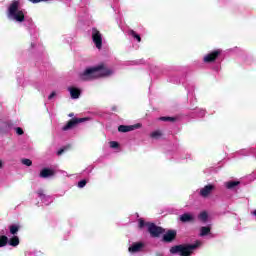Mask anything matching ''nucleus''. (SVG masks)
Masks as SVG:
<instances>
[{"mask_svg": "<svg viewBox=\"0 0 256 256\" xmlns=\"http://www.w3.org/2000/svg\"><path fill=\"white\" fill-rule=\"evenodd\" d=\"M156 255H157V256H163V254H162V253H157Z\"/></svg>", "mask_w": 256, "mask_h": 256, "instance_id": "obj_37", "label": "nucleus"}, {"mask_svg": "<svg viewBox=\"0 0 256 256\" xmlns=\"http://www.w3.org/2000/svg\"><path fill=\"white\" fill-rule=\"evenodd\" d=\"M111 149H119V142L117 141H111L110 142Z\"/></svg>", "mask_w": 256, "mask_h": 256, "instance_id": "obj_27", "label": "nucleus"}, {"mask_svg": "<svg viewBox=\"0 0 256 256\" xmlns=\"http://www.w3.org/2000/svg\"><path fill=\"white\" fill-rule=\"evenodd\" d=\"M16 133H17V135H23L25 132L23 131V128L17 127L16 128Z\"/></svg>", "mask_w": 256, "mask_h": 256, "instance_id": "obj_29", "label": "nucleus"}, {"mask_svg": "<svg viewBox=\"0 0 256 256\" xmlns=\"http://www.w3.org/2000/svg\"><path fill=\"white\" fill-rule=\"evenodd\" d=\"M8 244L11 247H17V245H19V237L13 236L12 238H10V240H8Z\"/></svg>", "mask_w": 256, "mask_h": 256, "instance_id": "obj_16", "label": "nucleus"}, {"mask_svg": "<svg viewBox=\"0 0 256 256\" xmlns=\"http://www.w3.org/2000/svg\"><path fill=\"white\" fill-rule=\"evenodd\" d=\"M7 243H9V238L5 235L0 236V247H6Z\"/></svg>", "mask_w": 256, "mask_h": 256, "instance_id": "obj_17", "label": "nucleus"}, {"mask_svg": "<svg viewBox=\"0 0 256 256\" xmlns=\"http://www.w3.org/2000/svg\"><path fill=\"white\" fill-rule=\"evenodd\" d=\"M221 55V50H214L208 54H206L203 58L204 63H215L219 56Z\"/></svg>", "mask_w": 256, "mask_h": 256, "instance_id": "obj_7", "label": "nucleus"}, {"mask_svg": "<svg viewBox=\"0 0 256 256\" xmlns=\"http://www.w3.org/2000/svg\"><path fill=\"white\" fill-rule=\"evenodd\" d=\"M42 0H30L31 3H41Z\"/></svg>", "mask_w": 256, "mask_h": 256, "instance_id": "obj_33", "label": "nucleus"}, {"mask_svg": "<svg viewBox=\"0 0 256 256\" xmlns=\"http://www.w3.org/2000/svg\"><path fill=\"white\" fill-rule=\"evenodd\" d=\"M112 111H114V112H118L119 111V108H117V106H112Z\"/></svg>", "mask_w": 256, "mask_h": 256, "instance_id": "obj_32", "label": "nucleus"}, {"mask_svg": "<svg viewBox=\"0 0 256 256\" xmlns=\"http://www.w3.org/2000/svg\"><path fill=\"white\" fill-rule=\"evenodd\" d=\"M11 235H17L19 233V226L17 225H11L9 226Z\"/></svg>", "mask_w": 256, "mask_h": 256, "instance_id": "obj_22", "label": "nucleus"}, {"mask_svg": "<svg viewBox=\"0 0 256 256\" xmlns=\"http://www.w3.org/2000/svg\"><path fill=\"white\" fill-rule=\"evenodd\" d=\"M135 129H141V124L137 123L134 125H120L118 127L119 133H129V131H135Z\"/></svg>", "mask_w": 256, "mask_h": 256, "instance_id": "obj_9", "label": "nucleus"}, {"mask_svg": "<svg viewBox=\"0 0 256 256\" xmlns=\"http://www.w3.org/2000/svg\"><path fill=\"white\" fill-rule=\"evenodd\" d=\"M160 121H170L171 123H175L177 121L176 117L162 116L159 118Z\"/></svg>", "mask_w": 256, "mask_h": 256, "instance_id": "obj_20", "label": "nucleus"}, {"mask_svg": "<svg viewBox=\"0 0 256 256\" xmlns=\"http://www.w3.org/2000/svg\"><path fill=\"white\" fill-rule=\"evenodd\" d=\"M85 185H87V180H81L78 182L79 189H83V187H85Z\"/></svg>", "mask_w": 256, "mask_h": 256, "instance_id": "obj_28", "label": "nucleus"}, {"mask_svg": "<svg viewBox=\"0 0 256 256\" xmlns=\"http://www.w3.org/2000/svg\"><path fill=\"white\" fill-rule=\"evenodd\" d=\"M211 233V227L203 226L200 228V237H205Z\"/></svg>", "mask_w": 256, "mask_h": 256, "instance_id": "obj_15", "label": "nucleus"}, {"mask_svg": "<svg viewBox=\"0 0 256 256\" xmlns=\"http://www.w3.org/2000/svg\"><path fill=\"white\" fill-rule=\"evenodd\" d=\"M161 135H163L161 130H156L151 133L150 137H152V139H159V137H161Z\"/></svg>", "mask_w": 256, "mask_h": 256, "instance_id": "obj_23", "label": "nucleus"}, {"mask_svg": "<svg viewBox=\"0 0 256 256\" xmlns=\"http://www.w3.org/2000/svg\"><path fill=\"white\" fill-rule=\"evenodd\" d=\"M239 181H229L226 183V187L228 189H235V187H237V185H239Z\"/></svg>", "mask_w": 256, "mask_h": 256, "instance_id": "obj_18", "label": "nucleus"}, {"mask_svg": "<svg viewBox=\"0 0 256 256\" xmlns=\"http://www.w3.org/2000/svg\"><path fill=\"white\" fill-rule=\"evenodd\" d=\"M198 218L200 219V221H203V223H206L207 219H209V214H207V212H201L198 216Z\"/></svg>", "mask_w": 256, "mask_h": 256, "instance_id": "obj_19", "label": "nucleus"}, {"mask_svg": "<svg viewBox=\"0 0 256 256\" xmlns=\"http://www.w3.org/2000/svg\"><path fill=\"white\" fill-rule=\"evenodd\" d=\"M143 247H145L143 242H135L128 248V251L129 253H139L143 250Z\"/></svg>", "mask_w": 256, "mask_h": 256, "instance_id": "obj_11", "label": "nucleus"}, {"mask_svg": "<svg viewBox=\"0 0 256 256\" xmlns=\"http://www.w3.org/2000/svg\"><path fill=\"white\" fill-rule=\"evenodd\" d=\"M150 222H145V220H143V218H139L138 219V227L139 229H143V227H147V224H149Z\"/></svg>", "mask_w": 256, "mask_h": 256, "instance_id": "obj_24", "label": "nucleus"}, {"mask_svg": "<svg viewBox=\"0 0 256 256\" xmlns=\"http://www.w3.org/2000/svg\"><path fill=\"white\" fill-rule=\"evenodd\" d=\"M3 167V161L0 159V169Z\"/></svg>", "mask_w": 256, "mask_h": 256, "instance_id": "obj_34", "label": "nucleus"}, {"mask_svg": "<svg viewBox=\"0 0 256 256\" xmlns=\"http://www.w3.org/2000/svg\"><path fill=\"white\" fill-rule=\"evenodd\" d=\"M252 215L256 217V209L252 212Z\"/></svg>", "mask_w": 256, "mask_h": 256, "instance_id": "obj_36", "label": "nucleus"}, {"mask_svg": "<svg viewBox=\"0 0 256 256\" xmlns=\"http://www.w3.org/2000/svg\"><path fill=\"white\" fill-rule=\"evenodd\" d=\"M180 221L182 223H189V222L193 221V216L189 213H184L180 216Z\"/></svg>", "mask_w": 256, "mask_h": 256, "instance_id": "obj_14", "label": "nucleus"}, {"mask_svg": "<svg viewBox=\"0 0 256 256\" xmlns=\"http://www.w3.org/2000/svg\"><path fill=\"white\" fill-rule=\"evenodd\" d=\"M148 233L150 234V237H153L154 239H157L165 233V230L161 226H157L155 223H148Z\"/></svg>", "mask_w": 256, "mask_h": 256, "instance_id": "obj_4", "label": "nucleus"}, {"mask_svg": "<svg viewBox=\"0 0 256 256\" xmlns=\"http://www.w3.org/2000/svg\"><path fill=\"white\" fill-rule=\"evenodd\" d=\"M22 164L26 165V167H31L33 165V161H31V159L24 158L22 159Z\"/></svg>", "mask_w": 256, "mask_h": 256, "instance_id": "obj_26", "label": "nucleus"}, {"mask_svg": "<svg viewBox=\"0 0 256 256\" xmlns=\"http://www.w3.org/2000/svg\"><path fill=\"white\" fill-rule=\"evenodd\" d=\"M69 92L72 99H79V97H81V90H79L78 88L71 87L69 88Z\"/></svg>", "mask_w": 256, "mask_h": 256, "instance_id": "obj_13", "label": "nucleus"}, {"mask_svg": "<svg viewBox=\"0 0 256 256\" xmlns=\"http://www.w3.org/2000/svg\"><path fill=\"white\" fill-rule=\"evenodd\" d=\"M19 7H21V0H13L8 7V17L18 23H23L25 21V13L23 10H19Z\"/></svg>", "mask_w": 256, "mask_h": 256, "instance_id": "obj_2", "label": "nucleus"}, {"mask_svg": "<svg viewBox=\"0 0 256 256\" xmlns=\"http://www.w3.org/2000/svg\"><path fill=\"white\" fill-rule=\"evenodd\" d=\"M197 247H199V242H196L195 244L175 245L170 248V253L172 255H177L178 253L180 256H191Z\"/></svg>", "mask_w": 256, "mask_h": 256, "instance_id": "obj_3", "label": "nucleus"}, {"mask_svg": "<svg viewBox=\"0 0 256 256\" xmlns=\"http://www.w3.org/2000/svg\"><path fill=\"white\" fill-rule=\"evenodd\" d=\"M37 195L41 198V197H45V194L43 193V190H38L37 191Z\"/></svg>", "mask_w": 256, "mask_h": 256, "instance_id": "obj_30", "label": "nucleus"}, {"mask_svg": "<svg viewBox=\"0 0 256 256\" xmlns=\"http://www.w3.org/2000/svg\"><path fill=\"white\" fill-rule=\"evenodd\" d=\"M113 75V70L105 67V64H99L97 66L87 68L80 73L79 77L81 81H91L93 79H99V77H109Z\"/></svg>", "mask_w": 256, "mask_h": 256, "instance_id": "obj_1", "label": "nucleus"}, {"mask_svg": "<svg viewBox=\"0 0 256 256\" xmlns=\"http://www.w3.org/2000/svg\"><path fill=\"white\" fill-rule=\"evenodd\" d=\"M92 41L98 49L103 47V34L95 27L92 28Z\"/></svg>", "mask_w": 256, "mask_h": 256, "instance_id": "obj_5", "label": "nucleus"}, {"mask_svg": "<svg viewBox=\"0 0 256 256\" xmlns=\"http://www.w3.org/2000/svg\"><path fill=\"white\" fill-rule=\"evenodd\" d=\"M85 121H89V118H72L70 119L65 126H63V131H69L71 129H75L79 123H85Z\"/></svg>", "mask_w": 256, "mask_h": 256, "instance_id": "obj_6", "label": "nucleus"}, {"mask_svg": "<svg viewBox=\"0 0 256 256\" xmlns=\"http://www.w3.org/2000/svg\"><path fill=\"white\" fill-rule=\"evenodd\" d=\"M74 113H70L69 115H68V117H74Z\"/></svg>", "mask_w": 256, "mask_h": 256, "instance_id": "obj_35", "label": "nucleus"}, {"mask_svg": "<svg viewBox=\"0 0 256 256\" xmlns=\"http://www.w3.org/2000/svg\"><path fill=\"white\" fill-rule=\"evenodd\" d=\"M129 35H131L134 39L138 41V43H141V36L137 34L134 30L129 31Z\"/></svg>", "mask_w": 256, "mask_h": 256, "instance_id": "obj_21", "label": "nucleus"}, {"mask_svg": "<svg viewBox=\"0 0 256 256\" xmlns=\"http://www.w3.org/2000/svg\"><path fill=\"white\" fill-rule=\"evenodd\" d=\"M213 191H215V185L208 184L200 190V196L207 198L211 193H213Z\"/></svg>", "mask_w": 256, "mask_h": 256, "instance_id": "obj_10", "label": "nucleus"}, {"mask_svg": "<svg viewBox=\"0 0 256 256\" xmlns=\"http://www.w3.org/2000/svg\"><path fill=\"white\" fill-rule=\"evenodd\" d=\"M54 175H55V170L51 168H43L40 171L39 177H41V179H47L48 177H53Z\"/></svg>", "mask_w": 256, "mask_h": 256, "instance_id": "obj_12", "label": "nucleus"}, {"mask_svg": "<svg viewBox=\"0 0 256 256\" xmlns=\"http://www.w3.org/2000/svg\"><path fill=\"white\" fill-rule=\"evenodd\" d=\"M69 149H71V145L68 144L67 146L61 148L58 152H57V155H63V153L69 151Z\"/></svg>", "mask_w": 256, "mask_h": 256, "instance_id": "obj_25", "label": "nucleus"}, {"mask_svg": "<svg viewBox=\"0 0 256 256\" xmlns=\"http://www.w3.org/2000/svg\"><path fill=\"white\" fill-rule=\"evenodd\" d=\"M177 239V230H168L162 238L164 243H173Z\"/></svg>", "mask_w": 256, "mask_h": 256, "instance_id": "obj_8", "label": "nucleus"}, {"mask_svg": "<svg viewBox=\"0 0 256 256\" xmlns=\"http://www.w3.org/2000/svg\"><path fill=\"white\" fill-rule=\"evenodd\" d=\"M56 95H57V93L52 92V93L48 96V99L51 100V99H53V97H55Z\"/></svg>", "mask_w": 256, "mask_h": 256, "instance_id": "obj_31", "label": "nucleus"}]
</instances>
